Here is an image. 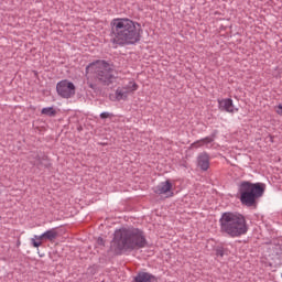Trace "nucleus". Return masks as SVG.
<instances>
[{"label": "nucleus", "instance_id": "1", "mask_svg": "<svg viewBox=\"0 0 282 282\" xmlns=\"http://www.w3.org/2000/svg\"><path fill=\"white\" fill-rule=\"evenodd\" d=\"M142 39V25L129 18H115L110 22V43L112 45H135Z\"/></svg>", "mask_w": 282, "mask_h": 282}, {"label": "nucleus", "instance_id": "2", "mask_svg": "<svg viewBox=\"0 0 282 282\" xmlns=\"http://www.w3.org/2000/svg\"><path fill=\"white\" fill-rule=\"evenodd\" d=\"M147 237L144 231L139 228L129 227L117 229L110 242V252L122 254V252H133L147 248Z\"/></svg>", "mask_w": 282, "mask_h": 282}, {"label": "nucleus", "instance_id": "3", "mask_svg": "<svg viewBox=\"0 0 282 282\" xmlns=\"http://www.w3.org/2000/svg\"><path fill=\"white\" fill-rule=\"evenodd\" d=\"M220 230L229 237H242L248 232L246 217L237 212H225L219 218Z\"/></svg>", "mask_w": 282, "mask_h": 282}, {"label": "nucleus", "instance_id": "4", "mask_svg": "<svg viewBox=\"0 0 282 282\" xmlns=\"http://www.w3.org/2000/svg\"><path fill=\"white\" fill-rule=\"evenodd\" d=\"M86 78L89 80L91 76H95L96 80L101 85H111L116 80V70L113 66L106 61H96L86 66Z\"/></svg>", "mask_w": 282, "mask_h": 282}, {"label": "nucleus", "instance_id": "5", "mask_svg": "<svg viewBox=\"0 0 282 282\" xmlns=\"http://www.w3.org/2000/svg\"><path fill=\"white\" fill-rule=\"evenodd\" d=\"M238 191L240 193V202L243 206H254L259 197H263L265 193V183H251L249 181H242Z\"/></svg>", "mask_w": 282, "mask_h": 282}, {"label": "nucleus", "instance_id": "6", "mask_svg": "<svg viewBox=\"0 0 282 282\" xmlns=\"http://www.w3.org/2000/svg\"><path fill=\"white\" fill-rule=\"evenodd\" d=\"M56 91L62 98H72L76 94V86L74 83L63 79L56 85Z\"/></svg>", "mask_w": 282, "mask_h": 282}, {"label": "nucleus", "instance_id": "7", "mask_svg": "<svg viewBox=\"0 0 282 282\" xmlns=\"http://www.w3.org/2000/svg\"><path fill=\"white\" fill-rule=\"evenodd\" d=\"M155 195H164V197H173V184L171 181L161 182L153 188Z\"/></svg>", "mask_w": 282, "mask_h": 282}, {"label": "nucleus", "instance_id": "8", "mask_svg": "<svg viewBox=\"0 0 282 282\" xmlns=\"http://www.w3.org/2000/svg\"><path fill=\"white\" fill-rule=\"evenodd\" d=\"M218 109L220 111H226L227 113H235L236 111H239L230 98L218 99Z\"/></svg>", "mask_w": 282, "mask_h": 282}, {"label": "nucleus", "instance_id": "9", "mask_svg": "<svg viewBox=\"0 0 282 282\" xmlns=\"http://www.w3.org/2000/svg\"><path fill=\"white\" fill-rule=\"evenodd\" d=\"M197 164L202 171H206L210 166V156L208 153L204 152L198 155L197 158Z\"/></svg>", "mask_w": 282, "mask_h": 282}, {"label": "nucleus", "instance_id": "10", "mask_svg": "<svg viewBox=\"0 0 282 282\" xmlns=\"http://www.w3.org/2000/svg\"><path fill=\"white\" fill-rule=\"evenodd\" d=\"M56 237H58V231H56V228H52L40 236H35V239H43L44 241H54Z\"/></svg>", "mask_w": 282, "mask_h": 282}, {"label": "nucleus", "instance_id": "11", "mask_svg": "<svg viewBox=\"0 0 282 282\" xmlns=\"http://www.w3.org/2000/svg\"><path fill=\"white\" fill-rule=\"evenodd\" d=\"M155 281V275L149 272H140L134 278V282H152Z\"/></svg>", "mask_w": 282, "mask_h": 282}, {"label": "nucleus", "instance_id": "12", "mask_svg": "<svg viewBox=\"0 0 282 282\" xmlns=\"http://www.w3.org/2000/svg\"><path fill=\"white\" fill-rule=\"evenodd\" d=\"M213 142H215V137H206L194 142L192 147H195L196 149L199 147H206L207 149H209V144H213Z\"/></svg>", "mask_w": 282, "mask_h": 282}, {"label": "nucleus", "instance_id": "13", "mask_svg": "<svg viewBox=\"0 0 282 282\" xmlns=\"http://www.w3.org/2000/svg\"><path fill=\"white\" fill-rule=\"evenodd\" d=\"M115 98L118 102H120V100H127V98H129V93L122 87H118L115 91Z\"/></svg>", "mask_w": 282, "mask_h": 282}, {"label": "nucleus", "instance_id": "14", "mask_svg": "<svg viewBox=\"0 0 282 282\" xmlns=\"http://www.w3.org/2000/svg\"><path fill=\"white\" fill-rule=\"evenodd\" d=\"M128 95L133 94V91H138V84L134 80H130L127 85L122 86Z\"/></svg>", "mask_w": 282, "mask_h": 282}, {"label": "nucleus", "instance_id": "15", "mask_svg": "<svg viewBox=\"0 0 282 282\" xmlns=\"http://www.w3.org/2000/svg\"><path fill=\"white\" fill-rule=\"evenodd\" d=\"M41 113H43V116H56V110H54V107H45L42 109Z\"/></svg>", "mask_w": 282, "mask_h": 282}, {"label": "nucleus", "instance_id": "16", "mask_svg": "<svg viewBox=\"0 0 282 282\" xmlns=\"http://www.w3.org/2000/svg\"><path fill=\"white\" fill-rule=\"evenodd\" d=\"M43 239H36V237L34 236V238L32 239V243L34 248H40V246H42Z\"/></svg>", "mask_w": 282, "mask_h": 282}, {"label": "nucleus", "instance_id": "17", "mask_svg": "<svg viewBox=\"0 0 282 282\" xmlns=\"http://www.w3.org/2000/svg\"><path fill=\"white\" fill-rule=\"evenodd\" d=\"M100 118H101V120H107V118H113V113H111V112H101Z\"/></svg>", "mask_w": 282, "mask_h": 282}, {"label": "nucleus", "instance_id": "18", "mask_svg": "<svg viewBox=\"0 0 282 282\" xmlns=\"http://www.w3.org/2000/svg\"><path fill=\"white\" fill-rule=\"evenodd\" d=\"M276 115L282 116V104H279L275 108Z\"/></svg>", "mask_w": 282, "mask_h": 282}, {"label": "nucleus", "instance_id": "19", "mask_svg": "<svg viewBox=\"0 0 282 282\" xmlns=\"http://www.w3.org/2000/svg\"><path fill=\"white\" fill-rule=\"evenodd\" d=\"M216 256L217 257H224V250L221 248L216 250Z\"/></svg>", "mask_w": 282, "mask_h": 282}, {"label": "nucleus", "instance_id": "20", "mask_svg": "<svg viewBox=\"0 0 282 282\" xmlns=\"http://www.w3.org/2000/svg\"><path fill=\"white\" fill-rule=\"evenodd\" d=\"M97 243H98V246H105V240L99 237V238L97 239Z\"/></svg>", "mask_w": 282, "mask_h": 282}, {"label": "nucleus", "instance_id": "21", "mask_svg": "<svg viewBox=\"0 0 282 282\" xmlns=\"http://www.w3.org/2000/svg\"><path fill=\"white\" fill-rule=\"evenodd\" d=\"M40 163V159H37V156L35 155V160L31 161V164H34V166H36Z\"/></svg>", "mask_w": 282, "mask_h": 282}, {"label": "nucleus", "instance_id": "22", "mask_svg": "<svg viewBox=\"0 0 282 282\" xmlns=\"http://www.w3.org/2000/svg\"><path fill=\"white\" fill-rule=\"evenodd\" d=\"M87 85L90 89H96V84L88 82Z\"/></svg>", "mask_w": 282, "mask_h": 282}]
</instances>
